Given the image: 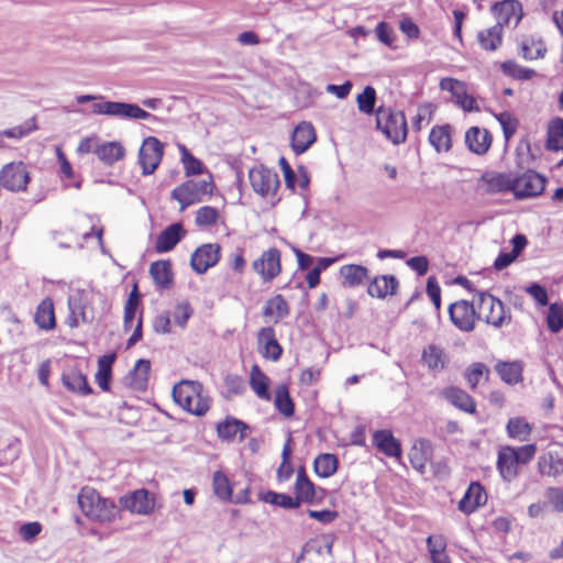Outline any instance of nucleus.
<instances>
[{
	"label": "nucleus",
	"instance_id": "obj_14",
	"mask_svg": "<svg viewBox=\"0 0 563 563\" xmlns=\"http://www.w3.org/2000/svg\"><path fill=\"white\" fill-rule=\"evenodd\" d=\"M295 494L299 505L301 503L313 504L323 498L324 490L317 487L307 476L305 467L300 466L297 471Z\"/></svg>",
	"mask_w": 563,
	"mask_h": 563
},
{
	"label": "nucleus",
	"instance_id": "obj_40",
	"mask_svg": "<svg viewBox=\"0 0 563 563\" xmlns=\"http://www.w3.org/2000/svg\"><path fill=\"white\" fill-rule=\"evenodd\" d=\"M34 321L43 330H52L56 325L54 306L51 299H44L35 311Z\"/></svg>",
	"mask_w": 563,
	"mask_h": 563
},
{
	"label": "nucleus",
	"instance_id": "obj_18",
	"mask_svg": "<svg viewBox=\"0 0 563 563\" xmlns=\"http://www.w3.org/2000/svg\"><path fill=\"white\" fill-rule=\"evenodd\" d=\"M257 342L260 352L265 358L275 362L280 358L283 349L276 340V333L272 327H265L258 331Z\"/></svg>",
	"mask_w": 563,
	"mask_h": 563
},
{
	"label": "nucleus",
	"instance_id": "obj_12",
	"mask_svg": "<svg viewBox=\"0 0 563 563\" xmlns=\"http://www.w3.org/2000/svg\"><path fill=\"white\" fill-rule=\"evenodd\" d=\"M449 316L451 322L463 332H471L475 328L477 316L474 303L466 300H459L450 305Z\"/></svg>",
	"mask_w": 563,
	"mask_h": 563
},
{
	"label": "nucleus",
	"instance_id": "obj_44",
	"mask_svg": "<svg viewBox=\"0 0 563 563\" xmlns=\"http://www.w3.org/2000/svg\"><path fill=\"white\" fill-rule=\"evenodd\" d=\"M547 148L551 151L563 150V119L554 118L549 122Z\"/></svg>",
	"mask_w": 563,
	"mask_h": 563
},
{
	"label": "nucleus",
	"instance_id": "obj_47",
	"mask_svg": "<svg viewBox=\"0 0 563 563\" xmlns=\"http://www.w3.org/2000/svg\"><path fill=\"white\" fill-rule=\"evenodd\" d=\"M274 404L276 409L285 417H291L295 412V405L286 385L276 387Z\"/></svg>",
	"mask_w": 563,
	"mask_h": 563
},
{
	"label": "nucleus",
	"instance_id": "obj_2",
	"mask_svg": "<svg viewBox=\"0 0 563 563\" xmlns=\"http://www.w3.org/2000/svg\"><path fill=\"white\" fill-rule=\"evenodd\" d=\"M78 505L86 517L98 522H111L119 514V508L113 500L101 497L90 487L81 488Z\"/></svg>",
	"mask_w": 563,
	"mask_h": 563
},
{
	"label": "nucleus",
	"instance_id": "obj_24",
	"mask_svg": "<svg viewBox=\"0 0 563 563\" xmlns=\"http://www.w3.org/2000/svg\"><path fill=\"white\" fill-rule=\"evenodd\" d=\"M316 141V132L311 123H299L291 136V147L296 154L305 153Z\"/></svg>",
	"mask_w": 563,
	"mask_h": 563
},
{
	"label": "nucleus",
	"instance_id": "obj_38",
	"mask_svg": "<svg viewBox=\"0 0 563 563\" xmlns=\"http://www.w3.org/2000/svg\"><path fill=\"white\" fill-rule=\"evenodd\" d=\"M250 386L258 398L264 400L271 399L268 390L269 378L262 372L258 365H253L251 368Z\"/></svg>",
	"mask_w": 563,
	"mask_h": 563
},
{
	"label": "nucleus",
	"instance_id": "obj_7",
	"mask_svg": "<svg viewBox=\"0 0 563 563\" xmlns=\"http://www.w3.org/2000/svg\"><path fill=\"white\" fill-rule=\"evenodd\" d=\"M30 173L23 162H11L0 169V185L13 192L25 191Z\"/></svg>",
	"mask_w": 563,
	"mask_h": 563
},
{
	"label": "nucleus",
	"instance_id": "obj_19",
	"mask_svg": "<svg viewBox=\"0 0 563 563\" xmlns=\"http://www.w3.org/2000/svg\"><path fill=\"white\" fill-rule=\"evenodd\" d=\"M186 235V230L180 222L165 228L157 236L155 251L157 253L170 252Z\"/></svg>",
	"mask_w": 563,
	"mask_h": 563
},
{
	"label": "nucleus",
	"instance_id": "obj_26",
	"mask_svg": "<svg viewBox=\"0 0 563 563\" xmlns=\"http://www.w3.org/2000/svg\"><path fill=\"white\" fill-rule=\"evenodd\" d=\"M431 456L432 445L431 442L426 439L417 440L409 452V460L412 467L421 474L424 472L426 465Z\"/></svg>",
	"mask_w": 563,
	"mask_h": 563
},
{
	"label": "nucleus",
	"instance_id": "obj_43",
	"mask_svg": "<svg viewBox=\"0 0 563 563\" xmlns=\"http://www.w3.org/2000/svg\"><path fill=\"white\" fill-rule=\"evenodd\" d=\"M477 40L482 48L494 52L501 45L503 31L500 26L485 29L478 32Z\"/></svg>",
	"mask_w": 563,
	"mask_h": 563
},
{
	"label": "nucleus",
	"instance_id": "obj_32",
	"mask_svg": "<svg viewBox=\"0 0 563 563\" xmlns=\"http://www.w3.org/2000/svg\"><path fill=\"white\" fill-rule=\"evenodd\" d=\"M98 158L106 165H113L125 155V148L120 142H104L95 150Z\"/></svg>",
	"mask_w": 563,
	"mask_h": 563
},
{
	"label": "nucleus",
	"instance_id": "obj_28",
	"mask_svg": "<svg viewBox=\"0 0 563 563\" xmlns=\"http://www.w3.org/2000/svg\"><path fill=\"white\" fill-rule=\"evenodd\" d=\"M441 396L456 408L473 413L475 412V402L472 397L457 387H446L441 390Z\"/></svg>",
	"mask_w": 563,
	"mask_h": 563
},
{
	"label": "nucleus",
	"instance_id": "obj_51",
	"mask_svg": "<svg viewBox=\"0 0 563 563\" xmlns=\"http://www.w3.org/2000/svg\"><path fill=\"white\" fill-rule=\"evenodd\" d=\"M505 75L520 80H529L536 76V71L531 68L523 67L514 60H506L501 65Z\"/></svg>",
	"mask_w": 563,
	"mask_h": 563
},
{
	"label": "nucleus",
	"instance_id": "obj_13",
	"mask_svg": "<svg viewBox=\"0 0 563 563\" xmlns=\"http://www.w3.org/2000/svg\"><path fill=\"white\" fill-rule=\"evenodd\" d=\"M252 268L257 273L263 282H272L282 271L280 252L276 247H271L252 264Z\"/></svg>",
	"mask_w": 563,
	"mask_h": 563
},
{
	"label": "nucleus",
	"instance_id": "obj_55",
	"mask_svg": "<svg viewBox=\"0 0 563 563\" xmlns=\"http://www.w3.org/2000/svg\"><path fill=\"white\" fill-rule=\"evenodd\" d=\"M192 313L194 310L190 305L187 301H183L175 306L170 313V319L173 318L175 324L178 327L185 328Z\"/></svg>",
	"mask_w": 563,
	"mask_h": 563
},
{
	"label": "nucleus",
	"instance_id": "obj_3",
	"mask_svg": "<svg viewBox=\"0 0 563 563\" xmlns=\"http://www.w3.org/2000/svg\"><path fill=\"white\" fill-rule=\"evenodd\" d=\"M173 398L177 405L195 416H203L210 408V401L202 395V386L198 382L183 380L175 385Z\"/></svg>",
	"mask_w": 563,
	"mask_h": 563
},
{
	"label": "nucleus",
	"instance_id": "obj_50",
	"mask_svg": "<svg viewBox=\"0 0 563 563\" xmlns=\"http://www.w3.org/2000/svg\"><path fill=\"white\" fill-rule=\"evenodd\" d=\"M263 500L267 504L279 506L285 509H297L299 508V503L296 497H291L287 494L276 493L273 490H268L263 495Z\"/></svg>",
	"mask_w": 563,
	"mask_h": 563
},
{
	"label": "nucleus",
	"instance_id": "obj_11",
	"mask_svg": "<svg viewBox=\"0 0 563 563\" xmlns=\"http://www.w3.org/2000/svg\"><path fill=\"white\" fill-rule=\"evenodd\" d=\"M249 179L253 190L263 197L274 194L279 186L276 172L263 165L250 169Z\"/></svg>",
	"mask_w": 563,
	"mask_h": 563
},
{
	"label": "nucleus",
	"instance_id": "obj_45",
	"mask_svg": "<svg viewBox=\"0 0 563 563\" xmlns=\"http://www.w3.org/2000/svg\"><path fill=\"white\" fill-rule=\"evenodd\" d=\"M539 472L547 476H558L563 472V459L558 454L548 453L538 461Z\"/></svg>",
	"mask_w": 563,
	"mask_h": 563
},
{
	"label": "nucleus",
	"instance_id": "obj_10",
	"mask_svg": "<svg viewBox=\"0 0 563 563\" xmlns=\"http://www.w3.org/2000/svg\"><path fill=\"white\" fill-rule=\"evenodd\" d=\"M93 300L95 298L88 295H80L68 299L69 316L66 321L68 327L77 328L80 322L90 323L95 320Z\"/></svg>",
	"mask_w": 563,
	"mask_h": 563
},
{
	"label": "nucleus",
	"instance_id": "obj_54",
	"mask_svg": "<svg viewBox=\"0 0 563 563\" xmlns=\"http://www.w3.org/2000/svg\"><path fill=\"white\" fill-rule=\"evenodd\" d=\"M356 102L361 112L372 114L376 102V90L372 86H366L363 92L357 96Z\"/></svg>",
	"mask_w": 563,
	"mask_h": 563
},
{
	"label": "nucleus",
	"instance_id": "obj_57",
	"mask_svg": "<svg viewBox=\"0 0 563 563\" xmlns=\"http://www.w3.org/2000/svg\"><path fill=\"white\" fill-rule=\"evenodd\" d=\"M547 322L551 332H560L563 329V307H560L555 303L551 305L549 308Z\"/></svg>",
	"mask_w": 563,
	"mask_h": 563
},
{
	"label": "nucleus",
	"instance_id": "obj_49",
	"mask_svg": "<svg viewBox=\"0 0 563 563\" xmlns=\"http://www.w3.org/2000/svg\"><path fill=\"white\" fill-rule=\"evenodd\" d=\"M212 487L214 495L221 500L232 499V486L229 478L221 472L213 473Z\"/></svg>",
	"mask_w": 563,
	"mask_h": 563
},
{
	"label": "nucleus",
	"instance_id": "obj_41",
	"mask_svg": "<svg viewBox=\"0 0 563 563\" xmlns=\"http://www.w3.org/2000/svg\"><path fill=\"white\" fill-rule=\"evenodd\" d=\"M339 460L334 454H319L313 462L314 473L322 478L331 477L338 470Z\"/></svg>",
	"mask_w": 563,
	"mask_h": 563
},
{
	"label": "nucleus",
	"instance_id": "obj_5",
	"mask_svg": "<svg viewBox=\"0 0 563 563\" xmlns=\"http://www.w3.org/2000/svg\"><path fill=\"white\" fill-rule=\"evenodd\" d=\"M213 190L211 180H187L172 190V198L179 202V211H184L189 206L201 202L205 197L210 196Z\"/></svg>",
	"mask_w": 563,
	"mask_h": 563
},
{
	"label": "nucleus",
	"instance_id": "obj_34",
	"mask_svg": "<svg viewBox=\"0 0 563 563\" xmlns=\"http://www.w3.org/2000/svg\"><path fill=\"white\" fill-rule=\"evenodd\" d=\"M339 274L343 278V285L347 287H357L368 279V269L357 264L343 265Z\"/></svg>",
	"mask_w": 563,
	"mask_h": 563
},
{
	"label": "nucleus",
	"instance_id": "obj_53",
	"mask_svg": "<svg viewBox=\"0 0 563 563\" xmlns=\"http://www.w3.org/2000/svg\"><path fill=\"white\" fill-rule=\"evenodd\" d=\"M179 151L181 154V163L184 165L185 174L187 176L200 175L203 170L202 163L196 158L185 145H179Z\"/></svg>",
	"mask_w": 563,
	"mask_h": 563
},
{
	"label": "nucleus",
	"instance_id": "obj_56",
	"mask_svg": "<svg viewBox=\"0 0 563 563\" xmlns=\"http://www.w3.org/2000/svg\"><path fill=\"white\" fill-rule=\"evenodd\" d=\"M488 367L481 362L470 365L465 373V378L472 388H475L483 376H488Z\"/></svg>",
	"mask_w": 563,
	"mask_h": 563
},
{
	"label": "nucleus",
	"instance_id": "obj_30",
	"mask_svg": "<svg viewBox=\"0 0 563 563\" xmlns=\"http://www.w3.org/2000/svg\"><path fill=\"white\" fill-rule=\"evenodd\" d=\"M289 314V306L282 295L269 298L263 308V316L278 323Z\"/></svg>",
	"mask_w": 563,
	"mask_h": 563
},
{
	"label": "nucleus",
	"instance_id": "obj_48",
	"mask_svg": "<svg viewBox=\"0 0 563 563\" xmlns=\"http://www.w3.org/2000/svg\"><path fill=\"white\" fill-rule=\"evenodd\" d=\"M507 433L509 438L525 441L531 432L530 424L520 417L511 418L507 422Z\"/></svg>",
	"mask_w": 563,
	"mask_h": 563
},
{
	"label": "nucleus",
	"instance_id": "obj_60",
	"mask_svg": "<svg viewBox=\"0 0 563 563\" xmlns=\"http://www.w3.org/2000/svg\"><path fill=\"white\" fill-rule=\"evenodd\" d=\"M506 140H509L517 130V120L508 112H503L497 117Z\"/></svg>",
	"mask_w": 563,
	"mask_h": 563
},
{
	"label": "nucleus",
	"instance_id": "obj_35",
	"mask_svg": "<svg viewBox=\"0 0 563 563\" xmlns=\"http://www.w3.org/2000/svg\"><path fill=\"white\" fill-rule=\"evenodd\" d=\"M150 274L155 285L161 289H167L173 285V273L169 261H156L152 263Z\"/></svg>",
	"mask_w": 563,
	"mask_h": 563
},
{
	"label": "nucleus",
	"instance_id": "obj_23",
	"mask_svg": "<svg viewBox=\"0 0 563 563\" xmlns=\"http://www.w3.org/2000/svg\"><path fill=\"white\" fill-rule=\"evenodd\" d=\"M515 448L505 446L498 452L497 468L505 482L510 483L518 474Z\"/></svg>",
	"mask_w": 563,
	"mask_h": 563
},
{
	"label": "nucleus",
	"instance_id": "obj_27",
	"mask_svg": "<svg viewBox=\"0 0 563 563\" xmlns=\"http://www.w3.org/2000/svg\"><path fill=\"white\" fill-rule=\"evenodd\" d=\"M397 287L398 280L394 275H382L369 283L367 294L371 297L385 298L388 295H395Z\"/></svg>",
	"mask_w": 563,
	"mask_h": 563
},
{
	"label": "nucleus",
	"instance_id": "obj_1",
	"mask_svg": "<svg viewBox=\"0 0 563 563\" xmlns=\"http://www.w3.org/2000/svg\"><path fill=\"white\" fill-rule=\"evenodd\" d=\"M78 104L92 102L91 114L107 115L120 120H147L152 114L135 103L106 100L101 95H80L76 97Z\"/></svg>",
	"mask_w": 563,
	"mask_h": 563
},
{
	"label": "nucleus",
	"instance_id": "obj_39",
	"mask_svg": "<svg viewBox=\"0 0 563 563\" xmlns=\"http://www.w3.org/2000/svg\"><path fill=\"white\" fill-rule=\"evenodd\" d=\"M495 369L501 380L508 385H516L522 380V366L520 362H498Z\"/></svg>",
	"mask_w": 563,
	"mask_h": 563
},
{
	"label": "nucleus",
	"instance_id": "obj_46",
	"mask_svg": "<svg viewBox=\"0 0 563 563\" xmlns=\"http://www.w3.org/2000/svg\"><path fill=\"white\" fill-rule=\"evenodd\" d=\"M522 57L527 60L543 58L547 53L545 44L540 38L527 37L520 44Z\"/></svg>",
	"mask_w": 563,
	"mask_h": 563
},
{
	"label": "nucleus",
	"instance_id": "obj_22",
	"mask_svg": "<svg viewBox=\"0 0 563 563\" xmlns=\"http://www.w3.org/2000/svg\"><path fill=\"white\" fill-rule=\"evenodd\" d=\"M487 501V495L479 483H472L465 492L463 498L459 503V509L470 515L474 512L478 507L485 505Z\"/></svg>",
	"mask_w": 563,
	"mask_h": 563
},
{
	"label": "nucleus",
	"instance_id": "obj_31",
	"mask_svg": "<svg viewBox=\"0 0 563 563\" xmlns=\"http://www.w3.org/2000/svg\"><path fill=\"white\" fill-rule=\"evenodd\" d=\"M429 142L438 152H449L452 147V126L450 124L433 126L429 134Z\"/></svg>",
	"mask_w": 563,
	"mask_h": 563
},
{
	"label": "nucleus",
	"instance_id": "obj_29",
	"mask_svg": "<svg viewBox=\"0 0 563 563\" xmlns=\"http://www.w3.org/2000/svg\"><path fill=\"white\" fill-rule=\"evenodd\" d=\"M374 444L387 456L399 457L400 443L389 430H378L373 434Z\"/></svg>",
	"mask_w": 563,
	"mask_h": 563
},
{
	"label": "nucleus",
	"instance_id": "obj_52",
	"mask_svg": "<svg viewBox=\"0 0 563 563\" xmlns=\"http://www.w3.org/2000/svg\"><path fill=\"white\" fill-rule=\"evenodd\" d=\"M139 305L140 295L135 286L133 290L130 292V296L124 306L123 327L125 331H129L131 329Z\"/></svg>",
	"mask_w": 563,
	"mask_h": 563
},
{
	"label": "nucleus",
	"instance_id": "obj_61",
	"mask_svg": "<svg viewBox=\"0 0 563 563\" xmlns=\"http://www.w3.org/2000/svg\"><path fill=\"white\" fill-rule=\"evenodd\" d=\"M547 500L552 505L556 512H563V489L560 487H550L545 492Z\"/></svg>",
	"mask_w": 563,
	"mask_h": 563
},
{
	"label": "nucleus",
	"instance_id": "obj_21",
	"mask_svg": "<svg viewBox=\"0 0 563 563\" xmlns=\"http://www.w3.org/2000/svg\"><path fill=\"white\" fill-rule=\"evenodd\" d=\"M421 360L432 372H442L450 362L446 351L437 344H429L422 350Z\"/></svg>",
	"mask_w": 563,
	"mask_h": 563
},
{
	"label": "nucleus",
	"instance_id": "obj_16",
	"mask_svg": "<svg viewBox=\"0 0 563 563\" xmlns=\"http://www.w3.org/2000/svg\"><path fill=\"white\" fill-rule=\"evenodd\" d=\"M493 12L497 20L494 26H500V31L510 24L516 27L521 20V4L516 0H504L496 3L493 7Z\"/></svg>",
	"mask_w": 563,
	"mask_h": 563
},
{
	"label": "nucleus",
	"instance_id": "obj_64",
	"mask_svg": "<svg viewBox=\"0 0 563 563\" xmlns=\"http://www.w3.org/2000/svg\"><path fill=\"white\" fill-rule=\"evenodd\" d=\"M377 38L385 45L391 46L394 43V30L386 22H379L376 26Z\"/></svg>",
	"mask_w": 563,
	"mask_h": 563
},
{
	"label": "nucleus",
	"instance_id": "obj_36",
	"mask_svg": "<svg viewBox=\"0 0 563 563\" xmlns=\"http://www.w3.org/2000/svg\"><path fill=\"white\" fill-rule=\"evenodd\" d=\"M249 429L246 423L234 418L227 419L217 427L218 435L223 440H231L236 434H240V440H243Z\"/></svg>",
	"mask_w": 563,
	"mask_h": 563
},
{
	"label": "nucleus",
	"instance_id": "obj_58",
	"mask_svg": "<svg viewBox=\"0 0 563 563\" xmlns=\"http://www.w3.org/2000/svg\"><path fill=\"white\" fill-rule=\"evenodd\" d=\"M430 558L445 555L446 539L442 534L429 536L426 540Z\"/></svg>",
	"mask_w": 563,
	"mask_h": 563
},
{
	"label": "nucleus",
	"instance_id": "obj_25",
	"mask_svg": "<svg viewBox=\"0 0 563 563\" xmlns=\"http://www.w3.org/2000/svg\"><path fill=\"white\" fill-rule=\"evenodd\" d=\"M465 143L471 152L483 155L490 147L492 135L485 129L472 126L465 134Z\"/></svg>",
	"mask_w": 563,
	"mask_h": 563
},
{
	"label": "nucleus",
	"instance_id": "obj_17",
	"mask_svg": "<svg viewBox=\"0 0 563 563\" xmlns=\"http://www.w3.org/2000/svg\"><path fill=\"white\" fill-rule=\"evenodd\" d=\"M120 506L123 509L137 515H148L154 507L153 500L150 498L146 489H139L131 494L120 497Z\"/></svg>",
	"mask_w": 563,
	"mask_h": 563
},
{
	"label": "nucleus",
	"instance_id": "obj_20",
	"mask_svg": "<svg viewBox=\"0 0 563 563\" xmlns=\"http://www.w3.org/2000/svg\"><path fill=\"white\" fill-rule=\"evenodd\" d=\"M481 181L486 185L485 190L488 194L512 191L514 173L486 172L482 175Z\"/></svg>",
	"mask_w": 563,
	"mask_h": 563
},
{
	"label": "nucleus",
	"instance_id": "obj_4",
	"mask_svg": "<svg viewBox=\"0 0 563 563\" xmlns=\"http://www.w3.org/2000/svg\"><path fill=\"white\" fill-rule=\"evenodd\" d=\"M376 124L394 144L406 141L407 122L404 112L380 107L376 112Z\"/></svg>",
	"mask_w": 563,
	"mask_h": 563
},
{
	"label": "nucleus",
	"instance_id": "obj_42",
	"mask_svg": "<svg viewBox=\"0 0 563 563\" xmlns=\"http://www.w3.org/2000/svg\"><path fill=\"white\" fill-rule=\"evenodd\" d=\"M115 361V354L103 355L98 361V371L96 373V382L98 386L108 391L110 388L112 364Z\"/></svg>",
	"mask_w": 563,
	"mask_h": 563
},
{
	"label": "nucleus",
	"instance_id": "obj_63",
	"mask_svg": "<svg viewBox=\"0 0 563 563\" xmlns=\"http://www.w3.org/2000/svg\"><path fill=\"white\" fill-rule=\"evenodd\" d=\"M526 292L529 294L540 306H547L549 302L547 289L537 283L529 285L526 288Z\"/></svg>",
	"mask_w": 563,
	"mask_h": 563
},
{
	"label": "nucleus",
	"instance_id": "obj_6",
	"mask_svg": "<svg viewBox=\"0 0 563 563\" xmlns=\"http://www.w3.org/2000/svg\"><path fill=\"white\" fill-rule=\"evenodd\" d=\"M476 312L478 319L495 328H500L511 320L510 312L506 310L504 303L488 292L478 294Z\"/></svg>",
	"mask_w": 563,
	"mask_h": 563
},
{
	"label": "nucleus",
	"instance_id": "obj_8",
	"mask_svg": "<svg viewBox=\"0 0 563 563\" xmlns=\"http://www.w3.org/2000/svg\"><path fill=\"white\" fill-rule=\"evenodd\" d=\"M514 180L512 192L517 199L539 196L545 187V178L534 170L521 175L514 173Z\"/></svg>",
	"mask_w": 563,
	"mask_h": 563
},
{
	"label": "nucleus",
	"instance_id": "obj_37",
	"mask_svg": "<svg viewBox=\"0 0 563 563\" xmlns=\"http://www.w3.org/2000/svg\"><path fill=\"white\" fill-rule=\"evenodd\" d=\"M62 379L66 388L70 391L78 393L82 396L89 395L92 391L86 376L79 371H68L63 374Z\"/></svg>",
	"mask_w": 563,
	"mask_h": 563
},
{
	"label": "nucleus",
	"instance_id": "obj_59",
	"mask_svg": "<svg viewBox=\"0 0 563 563\" xmlns=\"http://www.w3.org/2000/svg\"><path fill=\"white\" fill-rule=\"evenodd\" d=\"M219 212L214 207L205 206L198 209L196 223L199 227L212 225L218 221Z\"/></svg>",
	"mask_w": 563,
	"mask_h": 563
},
{
	"label": "nucleus",
	"instance_id": "obj_15",
	"mask_svg": "<svg viewBox=\"0 0 563 563\" xmlns=\"http://www.w3.org/2000/svg\"><path fill=\"white\" fill-rule=\"evenodd\" d=\"M220 260L219 244H203L191 255L190 266L197 274H203Z\"/></svg>",
	"mask_w": 563,
	"mask_h": 563
},
{
	"label": "nucleus",
	"instance_id": "obj_62",
	"mask_svg": "<svg viewBox=\"0 0 563 563\" xmlns=\"http://www.w3.org/2000/svg\"><path fill=\"white\" fill-rule=\"evenodd\" d=\"M153 329L156 333L167 334L172 331V319L169 312H162L153 320Z\"/></svg>",
	"mask_w": 563,
	"mask_h": 563
},
{
	"label": "nucleus",
	"instance_id": "obj_33",
	"mask_svg": "<svg viewBox=\"0 0 563 563\" xmlns=\"http://www.w3.org/2000/svg\"><path fill=\"white\" fill-rule=\"evenodd\" d=\"M150 371V361L144 358L139 360L128 376L131 388L139 391L145 390L147 387Z\"/></svg>",
	"mask_w": 563,
	"mask_h": 563
},
{
	"label": "nucleus",
	"instance_id": "obj_9",
	"mask_svg": "<svg viewBox=\"0 0 563 563\" xmlns=\"http://www.w3.org/2000/svg\"><path fill=\"white\" fill-rule=\"evenodd\" d=\"M164 155V145L155 136L144 139L139 151V163L143 175H152L161 164Z\"/></svg>",
	"mask_w": 563,
	"mask_h": 563
}]
</instances>
